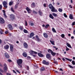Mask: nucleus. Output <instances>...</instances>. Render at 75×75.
I'll return each instance as SVG.
<instances>
[{
    "label": "nucleus",
    "mask_w": 75,
    "mask_h": 75,
    "mask_svg": "<svg viewBox=\"0 0 75 75\" xmlns=\"http://www.w3.org/2000/svg\"><path fill=\"white\" fill-rule=\"evenodd\" d=\"M17 62L19 65V68H22V63H23V61L21 59H18L17 61Z\"/></svg>",
    "instance_id": "obj_1"
},
{
    "label": "nucleus",
    "mask_w": 75,
    "mask_h": 75,
    "mask_svg": "<svg viewBox=\"0 0 75 75\" xmlns=\"http://www.w3.org/2000/svg\"><path fill=\"white\" fill-rule=\"evenodd\" d=\"M4 67L3 69L4 72H7V65L6 64H4Z\"/></svg>",
    "instance_id": "obj_2"
},
{
    "label": "nucleus",
    "mask_w": 75,
    "mask_h": 75,
    "mask_svg": "<svg viewBox=\"0 0 75 75\" xmlns=\"http://www.w3.org/2000/svg\"><path fill=\"white\" fill-rule=\"evenodd\" d=\"M2 3L4 7L7 8V2L6 1H4Z\"/></svg>",
    "instance_id": "obj_3"
},
{
    "label": "nucleus",
    "mask_w": 75,
    "mask_h": 75,
    "mask_svg": "<svg viewBox=\"0 0 75 75\" xmlns=\"http://www.w3.org/2000/svg\"><path fill=\"white\" fill-rule=\"evenodd\" d=\"M46 57L47 59H51L52 58L51 57V56L50 54H46Z\"/></svg>",
    "instance_id": "obj_4"
},
{
    "label": "nucleus",
    "mask_w": 75,
    "mask_h": 75,
    "mask_svg": "<svg viewBox=\"0 0 75 75\" xmlns=\"http://www.w3.org/2000/svg\"><path fill=\"white\" fill-rule=\"evenodd\" d=\"M8 28L9 30H13V28L12 27V25L10 24L8 25Z\"/></svg>",
    "instance_id": "obj_5"
},
{
    "label": "nucleus",
    "mask_w": 75,
    "mask_h": 75,
    "mask_svg": "<svg viewBox=\"0 0 75 75\" xmlns=\"http://www.w3.org/2000/svg\"><path fill=\"white\" fill-rule=\"evenodd\" d=\"M10 18L11 20H14V19H15V17H14V15L12 14L10 15Z\"/></svg>",
    "instance_id": "obj_6"
},
{
    "label": "nucleus",
    "mask_w": 75,
    "mask_h": 75,
    "mask_svg": "<svg viewBox=\"0 0 75 75\" xmlns=\"http://www.w3.org/2000/svg\"><path fill=\"white\" fill-rule=\"evenodd\" d=\"M13 48H14V46H13V45H10V51L11 52H13Z\"/></svg>",
    "instance_id": "obj_7"
},
{
    "label": "nucleus",
    "mask_w": 75,
    "mask_h": 75,
    "mask_svg": "<svg viewBox=\"0 0 75 75\" xmlns=\"http://www.w3.org/2000/svg\"><path fill=\"white\" fill-rule=\"evenodd\" d=\"M42 62L45 65H49V62L46 61L45 60H44Z\"/></svg>",
    "instance_id": "obj_8"
},
{
    "label": "nucleus",
    "mask_w": 75,
    "mask_h": 75,
    "mask_svg": "<svg viewBox=\"0 0 75 75\" xmlns=\"http://www.w3.org/2000/svg\"><path fill=\"white\" fill-rule=\"evenodd\" d=\"M0 23L1 24H3L4 23V20L2 18H0Z\"/></svg>",
    "instance_id": "obj_9"
},
{
    "label": "nucleus",
    "mask_w": 75,
    "mask_h": 75,
    "mask_svg": "<svg viewBox=\"0 0 75 75\" xmlns=\"http://www.w3.org/2000/svg\"><path fill=\"white\" fill-rule=\"evenodd\" d=\"M23 46L25 48H28V45L26 42H24L23 43Z\"/></svg>",
    "instance_id": "obj_10"
},
{
    "label": "nucleus",
    "mask_w": 75,
    "mask_h": 75,
    "mask_svg": "<svg viewBox=\"0 0 75 75\" xmlns=\"http://www.w3.org/2000/svg\"><path fill=\"white\" fill-rule=\"evenodd\" d=\"M26 10L27 11L28 13H30L31 12V10L28 7L26 8Z\"/></svg>",
    "instance_id": "obj_11"
},
{
    "label": "nucleus",
    "mask_w": 75,
    "mask_h": 75,
    "mask_svg": "<svg viewBox=\"0 0 75 75\" xmlns=\"http://www.w3.org/2000/svg\"><path fill=\"white\" fill-rule=\"evenodd\" d=\"M50 9H52L51 11L52 12H57V10H55V8H54V7Z\"/></svg>",
    "instance_id": "obj_12"
},
{
    "label": "nucleus",
    "mask_w": 75,
    "mask_h": 75,
    "mask_svg": "<svg viewBox=\"0 0 75 75\" xmlns=\"http://www.w3.org/2000/svg\"><path fill=\"white\" fill-rule=\"evenodd\" d=\"M4 56L6 58H9L10 57V56H9V55H8L7 53H5Z\"/></svg>",
    "instance_id": "obj_13"
},
{
    "label": "nucleus",
    "mask_w": 75,
    "mask_h": 75,
    "mask_svg": "<svg viewBox=\"0 0 75 75\" xmlns=\"http://www.w3.org/2000/svg\"><path fill=\"white\" fill-rule=\"evenodd\" d=\"M3 11L4 13V17L5 18H7V16L6 15V11H5V10H3Z\"/></svg>",
    "instance_id": "obj_14"
},
{
    "label": "nucleus",
    "mask_w": 75,
    "mask_h": 75,
    "mask_svg": "<svg viewBox=\"0 0 75 75\" xmlns=\"http://www.w3.org/2000/svg\"><path fill=\"white\" fill-rule=\"evenodd\" d=\"M30 36L29 38H32V37H33V36H34V33L33 32L32 33H30Z\"/></svg>",
    "instance_id": "obj_15"
},
{
    "label": "nucleus",
    "mask_w": 75,
    "mask_h": 75,
    "mask_svg": "<svg viewBox=\"0 0 75 75\" xmlns=\"http://www.w3.org/2000/svg\"><path fill=\"white\" fill-rule=\"evenodd\" d=\"M49 17L50 18H51L52 19H54V16L52 15V14H50L49 15Z\"/></svg>",
    "instance_id": "obj_16"
},
{
    "label": "nucleus",
    "mask_w": 75,
    "mask_h": 75,
    "mask_svg": "<svg viewBox=\"0 0 75 75\" xmlns=\"http://www.w3.org/2000/svg\"><path fill=\"white\" fill-rule=\"evenodd\" d=\"M4 48L6 50H8L9 48V46L8 45H6L4 46Z\"/></svg>",
    "instance_id": "obj_17"
},
{
    "label": "nucleus",
    "mask_w": 75,
    "mask_h": 75,
    "mask_svg": "<svg viewBox=\"0 0 75 75\" xmlns=\"http://www.w3.org/2000/svg\"><path fill=\"white\" fill-rule=\"evenodd\" d=\"M43 35L45 37V38H47L48 37V35L47 34V33H44L43 34Z\"/></svg>",
    "instance_id": "obj_18"
},
{
    "label": "nucleus",
    "mask_w": 75,
    "mask_h": 75,
    "mask_svg": "<svg viewBox=\"0 0 75 75\" xmlns=\"http://www.w3.org/2000/svg\"><path fill=\"white\" fill-rule=\"evenodd\" d=\"M30 52H31L32 54H38L37 52H36L33 50H31L30 51Z\"/></svg>",
    "instance_id": "obj_19"
},
{
    "label": "nucleus",
    "mask_w": 75,
    "mask_h": 75,
    "mask_svg": "<svg viewBox=\"0 0 75 75\" xmlns=\"http://www.w3.org/2000/svg\"><path fill=\"white\" fill-rule=\"evenodd\" d=\"M52 16H54V17H56L58 16V15L57 14L55 13H52Z\"/></svg>",
    "instance_id": "obj_20"
},
{
    "label": "nucleus",
    "mask_w": 75,
    "mask_h": 75,
    "mask_svg": "<svg viewBox=\"0 0 75 75\" xmlns=\"http://www.w3.org/2000/svg\"><path fill=\"white\" fill-rule=\"evenodd\" d=\"M38 13L40 16H42V14L43 13H42V12H41V10H39V11H38Z\"/></svg>",
    "instance_id": "obj_21"
},
{
    "label": "nucleus",
    "mask_w": 75,
    "mask_h": 75,
    "mask_svg": "<svg viewBox=\"0 0 75 75\" xmlns=\"http://www.w3.org/2000/svg\"><path fill=\"white\" fill-rule=\"evenodd\" d=\"M36 40L38 41H40V38L38 37V36H36Z\"/></svg>",
    "instance_id": "obj_22"
},
{
    "label": "nucleus",
    "mask_w": 75,
    "mask_h": 75,
    "mask_svg": "<svg viewBox=\"0 0 75 75\" xmlns=\"http://www.w3.org/2000/svg\"><path fill=\"white\" fill-rule=\"evenodd\" d=\"M66 44H67V47H69V48H72V47H71V45H70L68 43H67Z\"/></svg>",
    "instance_id": "obj_23"
},
{
    "label": "nucleus",
    "mask_w": 75,
    "mask_h": 75,
    "mask_svg": "<svg viewBox=\"0 0 75 75\" xmlns=\"http://www.w3.org/2000/svg\"><path fill=\"white\" fill-rule=\"evenodd\" d=\"M29 25H31V26H33L34 25V23L33 22H30L29 23Z\"/></svg>",
    "instance_id": "obj_24"
},
{
    "label": "nucleus",
    "mask_w": 75,
    "mask_h": 75,
    "mask_svg": "<svg viewBox=\"0 0 75 75\" xmlns=\"http://www.w3.org/2000/svg\"><path fill=\"white\" fill-rule=\"evenodd\" d=\"M31 6L33 8L34 7H35V3H33L31 5Z\"/></svg>",
    "instance_id": "obj_25"
},
{
    "label": "nucleus",
    "mask_w": 75,
    "mask_h": 75,
    "mask_svg": "<svg viewBox=\"0 0 75 75\" xmlns=\"http://www.w3.org/2000/svg\"><path fill=\"white\" fill-rule=\"evenodd\" d=\"M69 17L70 19H71V20H72V19H73V16L72 14H70Z\"/></svg>",
    "instance_id": "obj_26"
},
{
    "label": "nucleus",
    "mask_w": 75,
    "mask_h": 75,
    "mask_svg": "<svg viewBox=\"0 0 75 75\" xmlns=\"http://www.w3.org/2000/svg\"><path fill=\"white\" fill-rule=\"evenodd\" d=\"M49 7L50 9H51L52 8V7H53L54 6H52V4H50L49 5Z\"/></svg>",
    "instance_id": "obj_27"
},
{
    "label": "nucleus",
    "mask_w": 75,
    "mask_h": 75,
    "mask_svg": "<svg viewBox=\"0 0 75 75\" xmlns=\"http://www.w3.org/2000/svg\"><path fill=\"white\" fill-rule=\"evenodd\" d=\"M23 55L24 57H27V53L26 52H24L23 53Z\"/></svg>",
    "instance_id": "obj_28"
},
{
    "label": "nucleus",
    "mask_w": 75,
    "mask_h": 75,
    "mask_svg": "<svg viewBox=\"0 0 75 75\" xmlns=\"http://www.w3.org/2000/svg\"><path fill=\"white\" fill-rule=\"evenodd\" d=\"M50 41L51 43H52V44L53 45H55V43L54 42V41H52V40H50Z\"/></svg>",
    "instance_id": "obj_29"
},
{
    "label": "nucleus",
    "mask_w": 75,
    "mask_h": 75,
    "mask_svg": "<svg viewBox=\"0 0 75 75\" xmlns=\"http://www.w3.org/2000/svg\"><path fill=\"white\" fill-rule=\"evenodd\" d=\"M38 56L39 57H43V55H42V54L40 53H38Z\"/></svg>",
    "instance_id": "obj_30"
},
{
    "label": "nucleus",
    "mask_w": 75,
    "mask_h": 75,
    "mask_svg": "<svg viewBox=\"0 0 75 75\" xmlns=\"http://www.w3.org/2000/svg\"><path fill=\"white\" fill-rule=\"evenodd\" d=\"M52 30L53 33H57V31H56V30H55V29L54 28H52Z\"/></svg>",
    "instance_id": "obj_31"
},
{
    "label": "nucleus",
    "mask_w": 75,
    "mask_h": 75,
    "mask_svg": "<svg viewBox=\"0 0 75 75\" xmlns=\"http://www.w3.org/2000/svg\"><path fill=\"white\" fill-rule=\"evenodd\" d=\"M23 32L24 33H28V31L25 29L23 30Z\"/></svg>",
    "instance_id": "obj_32"
},
{
    "label": "nucleus",
    "mask_w": 75,
    "mask_h": 75,
    "mask_svg": "<svg viewBox=\"0 0 75 75\" xmlns=\"http://www.w3.org/2000/svg\"><path fill=\"white\" fill-rule=\"evenodd\" d=\"M13 3V1H11L9 3V6H11Z\"/></svg>",
    "instance_id": "obj_33"
},
{
    "label": "nucleus",
    "mask_w": 75,
    "mask_h": 75,
    "mask_svg": "<svg viewBox=\"0 0 75 75\" xmlns=\"http://www.w3.org/2000/svg\"><path fill=\"white\" fill-rule=\"evenodd\" d=\"M65 58V59H67V60H68V61H70V62H71V61H72V60L71 59H69L67 58Z\"/></svg>",
    "instance_id": "obj_34"
},
{
    "label": "nucleus",
    "mask_w": 75,
    "mask_h": 75,
    "mask_svg": "<svg viewBox=\"0 0 75 75\" xmlns=\"http://www.w3.org/2000/svg\"><path fill=\"white\" fill-rule=\"evenodd\" d=\"M23 26H20L19 27V29L21 31H23Z\"/></svg>",
    "instance_id": "obj_35"
},
{
    "label": "nucleus",
    "mask_w": 75,
    "mask_h": 75,
    "mask_svg": "<svg viewBox=\"0 0 75 75\" xmlns=\"http://www.w3.org/2000/svg\"><path fill=\"white\" fill-rule=\"evenodd\" d=\"M68 66L70 68H71V69H74V68L72 66L69 65H68Z\"/></svg>",
    "instance_id": "obj_36"
},
{
    "label": "nucleus",
    "mask_w": 75,
    "mask_h": 75,
    "mask_svg": "<svg viewBox=\"0 0 75 75\" xmlns=\"http://www.w3.org/2000/svg\"><path fill=\"white\" fill-rule=\"evenodd\" d=\"M0 33H1V34H3V31L1 29H0Z\"/></svg>",
    "instance_id": "obj_37"
},
{
    "label": "nucleus",
    "mask_w": 75,
    "mask_h": 75,
    "mask_svg": "<svg viewBox=\"0 0 75 75\" xmlns=\"http://www.w3.org/2000/svg\"><path fill=\"white\" fill-rule=\"evenodd\" d=\"M45 69V68H44V67H42L41 68L40 71H44Z\"/></svg>",
    "instance_id": "obj_38"
},
{
    "label": "nucleus",
    "mask_w": 75,
    "mask_h": 75,
    "mask_svg": "<svg viewBox=\"0 0 75 75\" xmlns=\"http://www.w3.org/2000/svg\"><path fill=\"white\" fill-rule=\"evenodd\" d=\"M48 52H49V53H51L52 52V51L51 49H48Z\"/></svg>",
    "instance_id": "obj_39"
},
{
    "label": "nucleus",
    "mask_w": 75,
    "mask_h": 75,
    "mask_svg": "<svg viewBox=\"0 0 75 75\" xmlns=\"http://www.w3.org/2000/svg\"><path fill=\"white\" fill-rule=\"evenodd\" d=\"M51 54L52 55H53V56H55V55H56V53H55L53 52H52Z\"/></svg>",
    "instance_id": "obj_40"
},
{
    "label": "nucleus",
    "mask_w": 75,
    "mask_h": 75,
    "mask_svg": "<svg viewBox=\"0 0 75 75\" xmlns=\"http://www.w3.org/2000/svg\"><path fill=\"white\" fill-rule=\"evenodd\" d=\"M59 11V12H62V9L59 8L58 10Z\"/></svg>",
    "instance_id": "obj_41"
},
{
    "label": "nucleus",
    "mask_w": 75,
    "mask_h": 75,
    "mask_svg": "<svg viewBox=\"0 0 75 75\" xmlns=\"http://www.w3.org/2000/svg\"><path fill=\"white\" fill-rule=\"evenodd\" d=\"M50 26V25L48 24L46 25L45 26V28H48V27H49Z\"/></svg>",
    "instance_id": "obj_42"
},
{
    "label": "nucleus",
    "mask_w": 75,
    "mask_h": 75,
    "mask_svg": "<svg viewBox=\"0 0 75 75\" xmlns=\"http://www.w3.org/2000/svg\"><path fill=\"white\" fill-rule=\"evenodd\" d=\"M72 64L74 65H75V61L74 60H73L72 61Z\"/></svg>",
    "instance_id": "obj_43"
},
{
    "label": "nucleus",
    "mask_w": 75,
    "mask_h": 75,
    "mask_svg": "<svg viewBox=\"0 0 75 75\" xmlns=\"http://www.w3.org/2000/svg\"><path fill=\"white\" fill-rule=\"evenodd\" d=\"M64 17H65L66 18H67V14H66V13H64Z\"/></svg>",
    "instance_id": "obj_44"
},
{
    "label": "nucleus",
    "mask_w": 75,
    "mask_h": 75,
    "mask_svg": "<svg viewBox=\"0 0 75 75\" xmlns=\"http://www.w3.org/2000/svg\"><path fill=\"white\" fill-rule=\"evenodd\" d=\"M0 71L1 72H4V71L3 70H2L0 68ZM0 74H1V73L0 72Z\"/></svg>",
    "instance_id": "obj_45"
},
{
    "label": "nucleus",
    "mask_w": 75,
    "mask_h": 75,
    "mask_svg": "<svg viewBox=\"0 0 75 75\" xmlns=\"http://www.w3.org/2000/svg\"><path fill=\"white\" fill-rule=\"evenodd\" d=\"M61 37L62 38H64L65 37V35L64 34H62L61 35Z\"/></svg>",
    "instance_id": "obj_46"
},
{
    "label": "nucleus",
    "mask_w": 75,
    "mask_h": 75,
    "mask_svg": "<svg viewBox=\"0 0 75 75\" xmlns=\"http://www.w3.org/2000/svg\"><path fill=\"white\" fill-rule=\"evenodd\" d=\"M66 51H68L69 50V49L68 48V47H67V46H66Z\"/></svg>",
    "instance_id": "obj_47"
},
{
    "label": "nucleus",
    "mask_w": 75,
    "mask_h": 75,
    "mask_svg": "<svg viewBox=\"0 0 75 75\" xmlns=\"http://www.w3.org/2000/svg\"><path fill=\"white\" fill-rule=\"evenodd\" d=\"M33 13H35V14H37V13H38L37 12H36L34 10H33Z\"/></svg>",
    "instance_id": "obj_48"
},
{
    "label": "nucleus",
    "mask_w": 75,
    "mask_h": 75,
    "mask_svg": "<svg viewBox=\"0 0 75 75\" xmlns=\"http://www.w3.org/2000/svg\"><path fill=\"white\" fill-rule=\"evenodd\" d=\"M11 10L12 11V12L14 13V9H13V8H11Z\"/></svg>",
    "instance_id": "obj_49"
},
{
    "label": "nucleus",
    "mask_w": 75,
    "mask_h": 75,
    "mask_svg": "<svg viewBox=\"0 0 75 75\" xmlns=\"http://www.w3.org/2000/svg\"><path fill=\"white\" fill-rule=\"evenodd\" d=\"M25 26H27V22L26 21H25Z\"/></svg>",
    "instance_id": "obj_50"
},
{
    "label": "nucleus",
    "mask_w": 75,
    "mask_h": 75,
    "mask_svg": "<svg viewBox=\"0 0 75 75\" xmlns=\"http://www.w3.org/2000/svg\"><path fill=\"white\" fill-rule=\"evenodd\" d=\"M18 8V4H16L15 6V8Z\"/></svg>",
    "instance_id": "obj_51"
},
{
    "label": "nucleus",
    "mask_w": 75,
    "mask_h": 75,
    "mask_svg": "<svg viewBox=\"0 0 75 75\" xmlns=\"http://www.w3.org/2000/svg\"><path fill=\"white\" fill-rule=\"evenodd\" d=\"M2 5H0V10H1L2 9Z\"/></svg>",
    "instance_id": "obj_52"
},
{
    "label": "nucleus",
    "mask_w": 75,
    "mask_h": 75,
    "mask_svg": "<svg viewBox=\"0 0 75 75\" xmlns=\"http://www.w3.org/2000/svg\"><path fill=\"white\" fill-rule=\"evenodd\" d=\"M5 33L6 34H8V31L7 30L5 32Z\"/></svg>",
    "instance_id": "obj_53"
},
{
    "label": "nucleus",
    "mask_w": 75,
    "mask_h": 75,
    "mask_svg": "<svg viewBox=\"0 0 75 75\" xmlns=\"http://www.w3.org/2000/svg\"><path fill=\"white\" fill-rule=\"evenodd\" d=\"M75 25V22H74L73 23H72V25L74 26V25Z\"/></svg>",
    "instance_id": "obj_54"
},
{
    "label": "nucleus",
    "mask_w": 75,
    "mask_h": 75,
    "mask_svg": "<svg viewBox=\"0 0 75 75\" xmlns=\"http://www.w3.org/2000/svg\"><path fill=\"white\" fill-rule=\"evenodd\" d=\"M13 71L14 73L15 74H17V73L14 70H13Z\"/></svg>",
    "instance_id": "obj_55"
},
{
    "label": "nucleus",
    "mask_w": 75,
    "mask_h": 75,
    "mask_svg": "<svg viewBox=\"0 0 75 75\" xmlns=\"http://www.w3.org/2000/svg\"><path fill=\"white\" fill-rule=\"evenodd\" d=\"M8 62H11V60L10 59H8Z\"/></svg>",
    "instance_id": "obj_56"
},
{
    "label": "nucleus",
    "mask_w": 75,
    "mask_h": 75,
    "mask_svg": "<svg viewBox=\"0 0 75 75\" xmlns=\"http://www.w3.org/2000/svg\"><path fill=\"white\" fill-rule=\"evenodd\" d=\"M46 4H44L43 6L44 7H46Z\"/></svg>",
    "instance_id": "obj_57"
},
{
    "label": "nucleus",
    "mask_w": 75,
    "mask_h": 75,
    "mask_svg": "<svg viewBox=\"0 0 75 75\" xmlns=\"http://www.w3.org/2000/svg\"><path fill=\"white\" fill-rule=\"evenodd\" d=\"M16 71L18 72L19 74H20V72L19 71H18V70H16Z\"/></svg>",
    "instance_id": "obj_58"
},
{
    "label": "nucleus",
    "mask_w": 75,
    "mask_h": 75,
    "mask_svg": "<svg viewBox=\"0 0 75 75\" xmlns=\"http://www.w3.org/2000/svg\"><path fill=\"white\" fill-rule=\"evenodd\" d=\"M26 68L28 70L29 69V67L28 66H26Z\"/></svg>",
    "instance_id": "obj_59"
},
{
    "label": "nucleus",
    "mask_w": 75,
    "mask_h": 75,
    "mask_svg": "<svg viewBox=\"0 0 75 75\" xmlns=\"http://www.w3.org/2000/svg\"><path fill=\"white\" fill-rule=\"evenodd\" d=\"M69 7L70 8H72V6L71 5L69 6Z\"/></svg>",
    "instance_id": "obj_60"
},
{
    "label": "nucleus",
    "mask_w": 75,
    "mask_h": 75,
    "mask_svg": "<svg viewBox=\"0 0 75 75\" xmlns=\"http://www.w3.org/2000/svg\"><path fill=\"white\" fill-rule=\"evenodd\" d=\"M71 39H74V37L71 36Z\"/></svg>",
    "instance_id": "obj_61"
},
{
    "label": "nucleus",
    "mask_w": 75,
    "mask_h": 75,
    "mask_svg": "<svg viewBox=\"0 0 75 75\" xmlns=\"http://www.w3.org/2000/svg\"><path fill=\"white\" fill-rule=\"evenodd\" d=\"M2 43V41H1V40L0 39V44H1Z\"/></svg>",
    "instance_id": "obj_62"
},
{
    "label": "nucleus",
    "mask_w": 75,
    "mask_h": 75,
    "mask_svg": "<svg viewBox=\"0 0 75 75\" xmlns=\"http://www.w3.org/2000/svg\"><path fill=\"white\" fill-rule=\"evenodd\" d=\"M62 60L63 61H65V59L63 58H62Z\"/></svg>",
    "instance_id": "obj_63"
},
{
    "label": "nucleus",
    "mask_w": 75,
    "mask_h": 75,
    "mask_svg": "<svg viewBox=\"0 0 75 75\" xmlns=\"http://www.w3.org/2000/svg\"><path fill=\"white\" fill-rule=\"evenodd\" d=\"M74 34L75 35V30H74Z\"/></svg>",
    "instance_id": "obj_64"
}]
</instances>
